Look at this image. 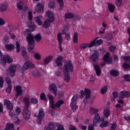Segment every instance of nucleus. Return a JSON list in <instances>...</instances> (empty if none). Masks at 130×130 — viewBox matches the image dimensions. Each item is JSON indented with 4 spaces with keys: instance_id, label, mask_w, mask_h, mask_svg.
Instances as JSON below:
<instances>
[{
    "instance_id": "27",
    "label": "nucleus",
    "mask_w": 130,
    "mask_h": 130,
    "mask_svg": "<svg viewBox=\"0 0 130 130\" xmlns=\"http://www.w3.org/2000/svg\"><path fill=\"white\" fill-rule=\"evenodd\" d=\"M110 74L111 76H113V77H117V76L119 75L118 71L115 69H112L111 70H110Z\"/></svg>"
},
{
    "instance_id": "17",
    "label": "nucleus",
    "mask_w": 130,
    "mask_h": 130,
    "mask_svg": "<svg viewBox=\"0 0 130 130\" xmlns=\"http://www.w3.org/2000/svg\"><path fill=\"white\" fill-rule=\"evenodd\" d=\"M36 10L38 13H42L44 11V6L40 3H37L36 5Z\"/></svg>"
},
{
    "instance_id": "49",
    "label": "nucleus",
    "mask_w": 130,
    "mask_h": 130,
    "mask_svg": "<svg viewBox=\"0 0 130 130\" xmlns=\"http://www.w3.org/2000/svg\"><path fill=\"white\" fill-rule=\"evenodd\" d=\"M109 49L111 52L114 53V52H115V50L116 49V47L112 45L109 47Z\"/></svg>"
},
{
    "instance_id": "34",
    "label": "nucleus",
    "mask_w": 130,
    "mask_h": 130,
    "mask_svg": "<svg viewBox=\"0 0 130 130\" xmlns=\"http://www.w3.org/2000/svg\"><path fill=\"white\" fill-rule=\"evenodd\" d=\"M115 9V6L114 5L110 4L108 5V10L110 13H114Z\"/></svg>"
},
{
    "instance_id": "29",
    "label": "nucleus",
    "mask_w": 130,
    "mask_h": 130,
    "mask_svg": "<svg viewBox=\"0 0 130 130\" xmlns=\"http://www.w3.org/2000/svg\"><path fill=\"white\" fill-rule=\"evenodd\" d=\"M33 75L35 77H41L42 75V70L39 69L35 71Z\"/></svg>"
},
{
    "instance_id": "28",
    "label": "nucleus",
    "mask_w": 130,
    "mask_h": 130,
    "mask_svg": "<svg viewBox=\"0 0 130 130\" xmlns=\"http://www.w3.org/2000/svg\"><path fill=\"white\" fill-rule=\"evenodd\" d=\"M15 128V125L14 124L11 123H8L6 126L5 130H12Z\"/></svg>"
},
{
    "instance_id": "11",
    "label": "nucleus",
    "mask_w": 130,
    "mask_h": 130,
    "mask_svg": "<svg viewBox=\"0 0 130 130\" xmlns=\"http://www.w3.org/2000/svg\"><path fill=\"white\" fill-rule=\"evenodd\" d=\"M77 95H74L71 99V108L73 110H76L78 108V106L76 105V103L77 102Z\"/></svg>"
},
{
    "instance_id": "46",
    "label": "nucleus",
    "mask_w": 130,
    "mask_h": 130,
    "mask_svg": "<svg viewBox=\"0 0 130 130\" xmlns=\"http://www.w3.org/2000/svg\"><path fill=\"white\" fill-rule=\"evenodd\" d=\"M57 3H58L59 6H60V8L59 9V10H62V8H63L64 7V5H63V1L62 0H56Z\"/></svg>"
},
{
    "instance_id": "5",
    "label": "nucleus",
    "mask_w": 130,
    "mask_h": 130,
    "mask_svg": "<svg viewBox=\"0 0 130 130\" xmlns=\"http://www.w3.org/2000/svg\"><path fill=\"white\" fill-rule=\"evenodd\" d=\"M80 94L82 97H84V95H85L83 103H85V104L88 103L89 100L91 98V90L89 88H85L84 92L83 90H80Z\"/></svg>"
},
{
    "instance_id": "7",
    "label": "nucleus",
    "mask_w": 130,
    "mask_h": 130,
    "mask_svg": "<svg viewBox=\"0 0 130 130\" xmlns=\"http://www.w3.org/2000/svg\"><path fill=\"white\" fill-rule=\"evenodd\" d=\"M12 62L13 60H12V59L10 58V56H9L8 55H5L1 59V66H3V67H5L7 62H8V63H11Z\"/></svg>"
},
{
    "instance_id": "24",
    "label": "nucleus",
    "mask_w": 130,
    "mask_h": 130,
    "mask_svg": "<svg viewBox=\"0 0 130 130\" xmlns=\"http://www.w3.org/2000/svg\"><path fill=\"white\" fill-rule=\"evenodd\" d=\"M16 6L18 11H22L24 9V3L22 1H19L16 4Z\"/></svg>"
},
{
    "instance_id": "31",
    "label": "nucleus",
    "mask_w": 130,
    "mask_h": 130,
    "mask_svg": "<svg viewBox=\"0 0 130 130\" xmlns=\"http://www.w3.org/2000/svg\"><path fill=\"white\" fill-rule=\"evenodd\" d=\"M100 121V115L99 114H96L93 119V122L94 124L97 123Z\"/></svg>"
},
{
    "instance_id": "62",
    "label": "nucleus",
    "mask_w": 130,
    "mask_h": 130,
    "mask_svg": "<svg viewBox=\"0 0 130 130\" xmlns=\"http://www.w3.org/2000/svg\"><path fill=\"white\" fill-rule=\"evenodd\" d=\"M4 78L2 77H0V88L4 87Z\"/></svg>"
},
{
    "instance_id": "61",
    "label": "nucleus",
    "mask_w": 130,
    "mask_h": 130,
    "mask_svg": "<svg viewBox=\"0 0 130 130\" xmlns=\"http://www.w3.org/2000/svg\"><path fill=\"white\" fill-rule=\"evenodd\" d=\"M106 30V28L101 27L99 29V33L100 34H104L105 33V30Z\"/></svg>"
},
{
    "instance_id": "8",
    "label": "nucleus",
    "mask_w": 130,
    "mask_h": 130,
    "mask_svg": "<svg viewBox=\"0 0 130 130\" xmlns=\"http://www.w3.org/2000/svg\"><path fill=\"white\" fill-rule=\"evenodd\" d=\"M99 55H100L99 51L94 50V52L89 56V59L93 62H96L99 60Z\"/></svg>"
},
{
    "instance_id": "32",
    "label": "nucleus",
    "mask_w": 130,
    "mask_h": 130,
    "mask_svg": "<svg viewBox=\"0 0 130 130\" xmlns=\"http://www.w3.org/2000/svg\"><path fill=\"white\" fill-rule=\"evenodd\" d=\"M44 110H43L42 108L40 109L39 110V114L38 117L44 118Z\"/></svg>"
},
{
    "instance_id": "41",
    "label": "nucleus",
    "mask_w": 130,
    "mask_h": 130,
    "mask_svg": "<svg viewBox=\"0 0 130 130\" xmlns=\"http://www.w3.org/2000/svg\"><path fill=\"white\" fill-rule=\"evenodd\" d=\"M99 111V110L98 109H95L93 108H90L89 109V113L91 114H95V113H97Z\"/></svg>"
},
{
    "instance_id": "18",
    "label": "nucleus",
    "mask_w": 130,
    "mask_h": 130,
    "mask_svg": "<svg viewBox=\"0 0 130 130\" xmlns=\"http://www.w3.org/2000/svg\"><path fill=\"white\" fill-rule=\"evenodd\" d=\"M129 91H121L119 93V97L121 99H123L125 97H129Z\"/></svg>"
},
{
    "instance_id": "51",
    "label": "nucleus",
    "mask_w": 130,
    "mask_h": 130,
    "mask_svg": "<svg viewBox=\"0 0 130 130\" xmlns=\"http://www.w3.org/2000/svg\"><path fill=\"white\" fill-rule=\"evenodd\" d=\"M9 36L6 35L3 38V43H9Z\"/></svg>"
},
{
    "instance_id": "40",
    "label": "nucleus",
    "mask_w": 130,
    "mask_h": 130,
    "mask_svg": "<svg viewBox=\"0 0 130 130\" xmlns=\"http://www.w3.org/2000/svg\"><path fill=\"white\" fill-rule=\"evenodd\" d=\"M34 38L37 42H39V41L42 39V37H41V35H40V34H38L35 36Z\"/></svg>"
},
{
    "instance_id": "63",
    "label": "nucleus",
    "mask_w": 130,
    "mask_h": 130,
    "mask_svg": "<svg viewBox=\"0 0 130 130\" xmlns=\"http://www.w3.org/2000/svg\"><path fill=\"white\" fill-rule=\"evenodd\" d=\"M11 91H12V85H8V87L6 88V92L11 93Z\"/></svg>"
},
{
    "instance_id": "10",
    "label": "nucleus",
    "mask_w": 130,
    "mask_h": 130,
    "mask_svg": "<svg viewBox=\"0 0 130 130\" xmlns=\"http://www.w3.org/2000/svg\"><path fill=\"white\" fill-rule=\"evenodd\" d=\"M47 97L49 99V106L50 108H52V109H55V104H54V100L53 96L50 95V94H47Z\"/></svg>"
},
{
    "instance_id": "37",
    "label": "nucleus",
    "mask_w": 130,
    "mask_h": 130,
    "mask_svg": "<svg viewBox=\"0 0 130 130\" xmlns=\"http://www.w3.org/2000/svg\"><path fill=\"white\" fill-rule=\"evenodd\" d=\"M5 48L7 50H13L15 46L13 45L7 44L5 45Z\"/></svg>"
},
{
    "instance_id": "57",
    "label": "nucleus",
    "mask_w": 130,
    "mask_h": 130,
    "mask_svg": "<svg viewBox=\"0 0 130 130\" xmlns=\"http://www.w3.org/2000/svg\"><path fill=\"white\" fill-rule=\"evenodd\" d=\"M5 81L8 85H12V81H11V78H10V77H6L5 78Z\"/></svg>"
},
{
    "instance_id": "52",
    "label": "nucleus",
    "mask_w": 130,
    "mask_h": 130,
    "mask_svg": "<svg viewBox=\"0 0 130 130\" xmlns=\"http://www.w3.org/2000/svg\"><path fill=\"white\" fill-rule=\"evenodd\" d=\"M33 15L32 14V11H29L28 12V21H32Z\"/></svg>"
},
{
    "instance_id": "42",
    "label": "nucleus",
    "mask_w": 130,
    "mask_h": 130,
    "mask_svg": "<svg viewBox=\"0 0 130 130\" xmlns=\"http://www.w3.org/2000/svg\"><path fill=\"white\" fill-rule=\"evenodd\" d=\"M122 67L125 70H128L130 68V61H128V62L124 63Z\"/></svg>"
},
{
    "instance_id": "47",
    "label": "nucleus",
    "mask_w": 130,
    "mask_h": 130,
    "mask_svg": "<svg viewBox=\"0 0 130 130\" xmlns=\"http://www.w3.org/2000/svg\"><path fill=\"white\" fill-rule=\"evenodd\" d=\"M88 48H91L93 46H96V39L93 40L89 44H88Z\"/></svg>"
},
{
    "instance_id": "33",
    "label": "nucleus",
    "mask_w": 130,
    "mask_h": 130,
    "mask_svg": "<svg viewBox=\"0 0 130 130\" xmlns=\"http://www.w3.org/2000/svg\"><path fill=\"white\" fill-rule=\"evenodd\" d=\"M62 104H64V101H63V100H59L56 102L55 106L56 108H59Z\"/></svg>"
},
{
    "instance_id": "22",
    "label": "nucleus",
    "mask_w": 130,
    "mask_h": 130,
    "mask_svg": "<svg viewBox=\"0 0 130 130\" xmlns=\"http://www.w3.org/2000/svg\"><path fill=\"white\" fill-rule=\"evenodd\" d=\"M35 21L39 26H41L43 22L41 20H42V16L41 15L38 16L35 18Z\"/></svg>"
},
{
    "instance_id": "2",
    "label": "nucleus",
    "mask_w": 130,
    "mask_h": 130,
    "mask_svg": "<svg viewBox=\"0 0 130 130\" xmlns=\"http://www.w3.org/2000/svg\"><path fill=\"white\" fill-rule=\"evenodd\" d=\"M4 104L5 105H6L8 110H10L9 113L10 116H11V117H17V116H19V115L21 114V112H22V110L19 107H17L16 108L15 112H12V111L13 110V103H12L9 100H6L4 101Z\"/></svg>"
},
{
    "instance_id": "50",
    "label": "nucleus",
    "mask_w": 130,
    "mask_h": 130,
    "mask_svg": "<svg viewBox=\"0 0 130 130\" xmlns=\"http://www.w3.org/2000/svg\"><path fill=\"white\" fill-rule=\"evenodd\" d=\"M123 78L124 79V80L126 82H130V75H128V74L124 75L123 76Z\"/></svg>"
},
{
    "instance_id": "60",
    "label": "nucleus",
    "mask_w": 130,
    "mask_h": 130,
    "mask_svg": "<svg viewBox=\"0 0 130 130\" xmlns=\"http://www.w3.org/2000/svg\"><path fill=\"white\" fill-rule=\"evenodd\" d=\"M65 39L67 41H70L71 40V35L69 33H67L65 35Z\"/></svg>"
},
{
    "instance_id": "14",
    "label": "nucleus",
    "mask_w": 130,
    "mask_h": 130,
    "mask_svg": "<svg viewBox=\"0 0 130 130\" xmlns=\"http://www.w3.org/2000/svg\"><path fill=\"white\" fill-rule=\"evenodd\" d=\"M49 90L52 92L53 95L56 96V95H57V88H56V85H55V84H51L49 86Z\"/></svg>"
},
{
    "instance_id": "16",
    "label": "nucleus",
    "mask_w": 130,
    "mask_h": 130,
    "mask_svg": "<svg viewBox=\"0 0 130 130\" xmlns=\"http://www.w3.org/2000/svg\"><path fill=\"white\" fill-rule=\"evenodd\" d=\"M23 116L25 120H29L31 116V112L30 111H23Z\"/></svg>"
},
{
    "instance_id": "4",
    "label": "nucleus",
    "mask_w": 130,
    "mask_h": 130,
    "mask_svg": "<svg viewBox=\"0 0 130 130\" xmlns=\"http://www.w3.org/2000/svg\"><path fill=\"white\" fill-rule=\"evenodd\" d=\"M26 35H27L26 37V41L28 42V49L29 51H31L32 49H34L35 47V41H34V37L30 32H26Z\"/></svg>"
},
{
    "instance_id": "21",
    "label": "nucleus",
    "mask_w": 130,
    "mask_h": 130,
    "mask_svg": "<svg viewBox=\"0 0 130 130\" xmlns=\"http://www.w3.org/2000/svg\"><path fill=\"white\" fill-rule=\"evenodd\" d=\"M62 59L63 58L61 56H58L57 57L56 59L55 60L57 67H60L61 66H62Z\"/></svg>"
},
{
    "instance_id": "1",
    "label": "nucleus",
    "mask_w": 130,
    "mask_h": 130,
    "mask_svg": "<svg viewBox=\"0 0 130 130\" xmlns=\"http://www.w3.org/2000/svg\"><path fill=\"white\" fill-rule=\"evenodd\" d=\"M64 80L67 83H69L71 81V75L70 72L73 73L74 72V65L72 63V61L67 60L64 63L63 67Z\"/></svg>"
},
{
    "instance_id": "6",
    "label": "nucleus",
    "mask_w": 130,
    "mask_h": 130,
    "mask_svg": "<svg viewBox=\"0 0 130 130\" xmlns=\"http://www.w3.org/2000/svg\"><path fill=\"white\" fill-rule=\"evenodd\" d=\"M103 59L104 63H102L101 66L102 67H104L106 63L108 64H112V57H110L109 55V53L107 52L103 57Z\"/></svg>"
},
{
    "instance_id": "39",
    "label": "nucleus",
    "mask_w": 130,
    "mask_h": 130,
    "mask_svg": "<svg viewBox=\"0 0 130 130\" xmlns=\"http://www.w3.org/2000/svg\"><path fill=\"white\" fill-rule=\"evenodd\" d=\"M108 90V87H107V85H105L103 87H102L101 89V94H105V93H106V92H107Z\"/></svg>"
},
{
    "instance_id": "20",
    "label": "nucleus",
    "mask_w": 130,
    "mask_h": 130,
    "mask_svg": "<svg viewBox=\"0 0 130 130\" xmlns=\"http://www.w3.org/2000/svg\"><path fill=\"white\" fill-rule=\"evenodd\" d=\"M36 26L35 25H31L29 26V29H26V30L23 32L24 36H26V33H31L34 31Z\"/></svg>"
},
{
    "instance_id": "15",
    "label": "nucleus",
    "mask_w": 130,
    "mask_h": 130,
    "mask_svg": "<svg viewBox=\"0 0 130 130\" xmlns=\"http://www.w3.org/2000/svg\"><path fill=\"white\" fill-rule=\"evenodd\" d=\"M23 102H24V109L23 111H29V105H30V102H29V99L28 98H24Z\"/></svg>"
},
{
    "instance_id": "38",
    "label": "nucleus",
    "mask_w": 130,
    "mask_h": 130,
    "mask_svg": "<svg viewBox=\"0 0 130 130\" xmlns=\"http://www.w3.org/2000/svg\"><path fill=\"white\" fill-rule=\"evenodd\" d=\"M8 8V5L4 4H2L0 7V10L1 12H5L7 10V9Z\"/></svg>"
},
{
    "instance_id": "53",
    "label": "nucleus",
    "mask_w": 130,
    "mask_h": 130,
    "mask_svg": "<svg viewBox=\"0 0 130 130\" xmlns=\"http://www.w3.org/2000/svg\"><path fill=\"white\" fill-rule=\"evenodd\" d=\"M30 103L32 104H37L38 103V100L36 98L30 99Z\"/></svg>"
},
{
    "instance_id": "35",
    "label": "nucleus",
    "mask_w": 130,
    "mask_h": 130,
    "mask_svg": "<svg viewBox=\"0 0 130 130\" xmlns=\"http://www.w3.org/2000/svg\"><path fill=\"white\" fill-rule=\"evenodd\" d=\"M108 124H109L108 121H105L100 124V127H102V128H104V127H107V126H108Z\"/></svg>"
},
{
    "instance_id": "43",
    "label": "nucleus",
    "mask_w": 130,
    "mask_h": 130,
    "mask_svg": "<svg viewBox=\"0 0 130 130\" xmlns=\"http://www.w3.org/2000/svg\"><path fill=\"white\" fill-rule=\"evenodd\" d=\"M73 41L74 43H78V32H76L74 33L73 38Z\"/></svg>"
},
{
    "instance_id": "25",
    "label": "nucleus",
    "mask_w": 130,
    "mask_h": 130,
    "mask_svg": "<svg viewBox=\"0 0 130 130\" xmlns=\"http://www.w3.org/2000/svg\"><path fill=\"white\" fill-rule=\"evenodd\" d=\"M53 59V56L50 55L45 58V59L44 60V64H48L51 60Z\"/></svg>"
},
{
    "instance_id": "13",
    "label": "nucleus",
    "mask_w": 130,
    "mask_h": 130,
    "mask_svg": "<svg viewBox=\"0 0 130 130\" xmlns=\"http://www.w3.org/2000/svg\"><path fill=\"white\" fill-rule=\"evenodd\" d=\"M57 39L59 42V49L60 51H62V47L61 46L62 43V33H58L57 34Z\"/></svg>"
},
{
    "instance_id": "64",
    "label": "nucleus",
    "mask_w": 130,
    "mask_h": 130,
    "mask_svg": "<svg viewBox=\"0 0 130 130\" xmlns=\"http://www.w3.org/2000/svg\"><path fill=\"white\" fill-rule=\"evenodd\" d=\"M112 94L114 99H116L118 97V92H117V91L113 92Z\"/></svg>"
},
{
    "instance_id": "55",
    "label": "nucleus",
    "mask_w": 130,
    "mask_h": 130,
    "mask_svg": "<svg viewBox=\"0 0 130 130\" xmlns=\"http://www.w3.org/2000/svg\"><path fill=\"white\" fill-rule=\"evenodd\" d=\"M89 82H90V83H94V82H95V80H96V78H95V77L92 75L89 76Z\"/></svg>"
},
{
    "instance_id": "48",
    "label": "nucleus",
    "mask_w": 130,
    "mask_h": 130,
    "mask_svg": "<svg viewBox=\"0 0 130 130\" xmlns=\"http://www.w3.org/2000/svg\"><path fill=\"white\" fill-rule=\"evenodd\" d=\"M103 44V41L102 40H95L96 46H99V45H102Z\"/></svg>"
},
{
    "instance_id": "56",
    "label": "nucleus",
    "mask_w": 130,
    "mask_h": 130,
    "mask_svg": "<svg viewBox=\"0 0 130 130\" xmlns=\"http://www.w3.org/2000/svg\"><path fill=\"white\" fill-rule=\"evenodd\" d=\"M55 7V4L53 2H50L48 4V7L49 9H53Z\"/></svg>"
},
{
    "instance_id": "58",
    "label": "nucleus",
    "mask_w": 130,
    "mask_h": 130,
    "mask_svg": "<svg viewBox=\"0 0 130 130\" xmlns=\"http://www.w3.org/2000/svg\"><path fill=\"white\" fill-rule=\"evenodd\" d=\"M121 4H122V0H117L115 2V5L117 7L121 6Z\"/></svg>"
},
{
    "instance_id": "59",
    "label": "nucleus",
    "mask_w": 130,
    "mask_h": 130,
    "mask_svg": "<svg viewBox=\"0 0 130 130\" xmlns=\"http://www.w3.org/2000/svg\"><path fill=\"white\" fill-rule=\"evenodd\" d=\"M117 127V125H116V123H113L112 124V125L110 127L111 130H115L116 129V127Z\"/></svg>"
},
{
    "instance_id": "9",
    "label": "nucleus",
    "mask_w": 130,
    "mask_h": 130,
    "mask_svg": "<svg viewBox=\"0 0 130 130\" xmlns=\"http://www.w3.org/2000/svg\"><path fill=\"white\" fill-rule=\"evenodd\" d=\"M34 68H35V66L32 64V62L27 61L24 63L22 67V71H26V70H28V69H34Z\"/></svg>"
},
{
    "instance_id": "12",
    "label": "nucleus",
    "mask_w": 130,
    "mask_h": 130,
    "mask_svg": "<svg viewBox=\"0 0 130 130\" xmlns=\"http://www.w3.org/2000/svg\"><path fill=\"white\" fill-rule=\"evenodd\" d=\"M9 73L11 77H13L15 76L16 74V71L17 70V68L15 65H10L9 67Z\"/></svg>"
},
{
    "instance_id": "44",
    "label": "nucleus",
    "mask_w": 130,
    "mask_h": 130,
    "mask_svg": "<svg viewBox=\"0 0 130 130\" xmlns=\"http://www.w3.org/2000/svg\"><path fill=\"white\" fill-rule=\"evenodd\" d=\"M89 44L88 43H83L80 45V48L81 50L84 49H86L87 47H88Z\"/></svg>"
},
{
    "instance_id": "45",
    "label": "nucleus",
    "mask_w": 130,
    "mask_h": 130,
    "mask_svg": "<svg viewBox=\"0 0 130 130\" xmlns=\"http://www.w3.org/2000/svg\"><path fill=\"white\" fill-rule=\"evenodd\" d=\"M64 17L66 19H73L75 17V15H74L72 13H67L65 14Z\"/></svg>"
},
{
    "instance_id": "23",
    "label": "nucleus",
    "mask_w": 130,
    "mask_h": 130,
    "mask_svg": "<svg viewBox=\"0 0 130 130\" xmlns=\"http://www.w3.org/2000/svg\"><path fill=\"white\" fill-rule=\"evenodd\" d=\"M55 128V125L52 122H50L48 127H46L44 130H54Z\"/></svg>"
},
{
    "instance_id": "30",
    "label": "nucleus",
    "mask_w": 130,
    "mask_h": 130,
    "mask_svg": "<svg viewBox=\"0 0 130 130\" xmlns=\"http://www.w3.org/2000/svg\"><path fill=\"white\" fill-rule=\"evenodd\" d=\"M15 90L17 92V94H16V96H18L21 95L22 93H23V91L22 90V87L20 86H17L15 87Z\"/></svg>"
},
{
    "instance_id": "26",
    "label": "nucleus",
    "mask_w": 130,
    "mask_h": 130,
    "mask_svg": "<svg viewBox=\"0 0 130 130\" xmlns=\"http://www.w3.org/2000/svg\"><path fill=\"white\" fill-rule=\"evenodd\" d=\"M103 114L105 118H108L110 116V110L108 108L104 109Z\"/></svg>"
},
{
    "instance_id": "54",
    "label": "nucleus",
    "mask_w": 130,
    "mask_h": 130,
    "mask_svg": "<svg viewBox=\"0 0 130 130\" xmlns=\"http://www.w3.org/2000/svg\"><path fill=\"white\" fill-rule=\"evenodd\" d=\"M122 58L125 61V62H128V61H130L129 56H122Z\"/></svg>"
},
{
    "instance_id": "3",
    "label": "nucleus",
    "mask_w": 130,
    "mask_h": 130,
    "mask_svg": "<svg viewBox=\"0 0 130 130\" xmlns=\"http://www.w3.org/2000/svg\"><path fill=\"white\" fill-rule=\"evenodd\" d=\"M46 16L48 19L45 20L43 24V27L45 28L50 27V23H53L54 21V16L51 11H47L46 12Z\"/></svg>"
},
{
    "instance_id": "19",
    "label": "nucleus",
    "mask_w": 130,
    "mask_h": 130,
    "mask_svg": "<svg viewBox=\"0 0 130 130\" xmlns=\"http://www.w3.org/2000/svg\"><path fill=\"white\" fill-rule=\"evenodd\" d=\"M93 68L95 70L96 76H98V77L100 76V75H101V69H100V66L97 64H94Z\"/></svg>"
},
{
    "instance_id": "36",
    "label": "nucleus",
    "mask_w": 130,
    "mask_h": 130,
    "mask_svg": "<svg viewBox=\"0 0 130 130\" xmlns=\"http://www.w3.org/2000/svg\"><path fill=\"white\" fill-rule=\"evenodd\" d=\"M40 99L41 100H43L45 102H47L48 101V100L47 99V98H46V95L44 92H42L40 94Z\"/></svg>"
}]
</instances>
